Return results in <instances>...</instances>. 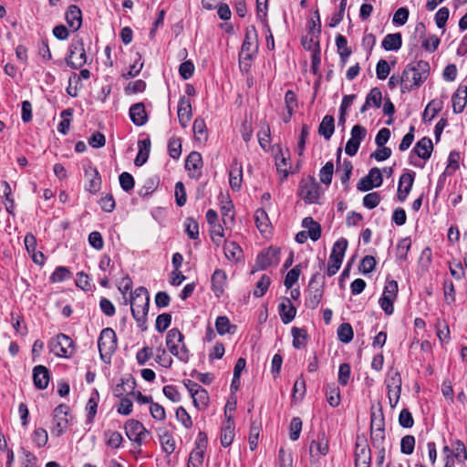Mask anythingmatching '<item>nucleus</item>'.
Here are the masks:
<instances>
[{
  "label": "nucleus",
  "mask_w": 467,
  "mask_h": 467,
  "mask_svg": "<svg viewBox=\"0 0 467 467\" xmlns=\"http://www.w3.org/2000/svg\"><path fill=\"white\" fill-rule=\"evenodd\" d=\"M430 64L424 60H419L407 65L402 72L404 78V88L408 91L420 87L430 75Z\"/></svg>",
  "instance_id": "obj_1"
},
{
  "label": "nucleus",
  "mask_w": 467,
  "mask_h": 467,
  "mask_svg": "<svg viewBox=\"0 0 467 467\" xmlns=\"http://www.w3.org/2000/svg\"><path fill=\"white\" fill-rule=\"evenodd\" d=\"M150 296L146 287L140 286L130 295V308L138 327H142L147 320Z\"/></svg>",
  "instance_id": "obj_2"
},
{
  "label": "nucleus",
  "mask_w": 467,
  "mask_h": 467,
  "mask_svg": "<svg viewBox=\"0 0 467 467\" xmlns=\"http://www.w3.org/2000/svg\"><path fill=\"white\" fill-rule=\"evenodd\" d=\"M258 51V36L254 26L247 27L244 40L239 53V67L241 70L247 71L251 62Z\"/></svg>",
  "instance_id": "obj_3"
},
{
  "label": "nucleus",
  "mask_w": 467,
  "mask_h": 467,
  "mask_svg": "<svg viewBox=\"0 0 467 467\" xmlns=\"http://www.w3.org/2000/svg\"><path fill=\"white\" fill-rule=\"evenodd\" d=\"M166 347L169 352L181 362L187 363L190 359V350L185 342L184 336L178 328H171L166 335Z\"/></svg>",
  "instance_id": "obj_4"
},
{
  "label": "nucleus",
  "mask_w": 467,
  "mask_h": 467,
  "mask_svg": "<svg viewBox=\"0 0 467 467\" xmlns=\"http://www.w3.org/2000/svg\"><path fill=\"white\" fill-rule=\"evenodd\" d=\"M117 347L118 342L115 331L110 327L102 329L98 339L100 358L104 362H109Z\"/></svg>",
  "instance_id": "obj_5"
},
{
  "label": "nucleus",
  "mask_w": 467,
  "mask_h": 467,
  "mask_svg": "<svg viewBox=\"0 0 467 467\" xmlns=\"http://www.w3.org/2000/svg\"><path fill=\"white\" fill-rule=\"evenodd\" d=\"M48 347L50 351L57 357L69 358L76 352V346L74 341L66 334L60 333L57 337H53Z\"/></svg>",
  "instance_id": "obj_6"
},
{
  "label": "nucleus",
  "mask_w": 467,
  "mask_h": 467,
  "mask_svg": "<svg viewBox=\"0 0 467 467\" xmlns=\"http://www.w3.org/2000/svg\"><path fill=\"white\" fill-rule=\"evenodd\" d=\"M66 63L74 69L80 68L87 63V55L81 38L72 39L66 57Z\"/></svg>",
  "instance_id": "obj_7"
},
{
  "label": "nucleus",
  "mask_w": 467,
  "mask_h": 467,
  "mask_svg": "<svg viewBox=\"0 0 467 467\" xmlns=\"http://www.w3.org/2000/svg\"><path fill=\"white\" fill-rule=\"evenodd\" d=\"M273 153L275 156L279 180L281 182H284L289 174L296 172L298 168L293 169L291 164V155L288 148H276V151H273Z\"/></svg>",
  "instance_id": "obj_8"
},
{
  "label": "nucleus",
  "mask_w": 467,
  "mask_h": 467,
  "mask_svg": "<svg viewBox=\"0 0 467 467\" xmlns=\"http://www.w3.org/2000/svg\"><path fill=\"white\" fill-rule=\"evenodd\" d=\"M347 247L348 241L345 238H341L334 244L331 254L328 258L327 267L326 271V275L328 277L335 275L339 270L344 259Z\"/></svg>",
  "instance_id": "obj_9"
},
{
  "label": "nucleus",
  "mask_w": 467,
  "mask_h": 467,
  "mask_svg": "<svg viewBox=\"0 0 467 467\" xmlns=\"http://www.w3.org/2000/svg\"><path fill=\"white\" fill-rule=\"evenodd\" d=\"M318 276V273L312 275L306 291L305 306L309 309H316L323 298L325 282L318 284L317 281Z\"/></svg>",
  "instance_id": "obj_10"
},
{
  "label": "nucleus",
  "mask_w": 467,
  "mask_h": 467,
  "mask_svg": "<svg viewBox=\"0 0 467 467\" xmlns=\"http://www.w3.org/2000/svg\"><path fill=\"white\" fill-rule=\"evenodd\" d=\"M68 411L69 408L66 404H60L54 410L52 433L56 436H60L67 431L68 426V420L67 418Z\"/></svg>",
  "instance_id": "obj_11"
},
{
  "label": "nucleus",
  "mask_w": 467,
  "mask_h": 467,
  "mask_svg": "<svg viewBox=\"0 0 467 467\" xmlns=\"http://www.w3.org/2000/svg\"><path fill=\"white\" fill-rule=\"evenodd\" d=\"M127 437L137 445L140 446L149 431L141 422L136 420H129L125 424Z\"/></svg>",
  "instance_id": "obj_12"
},
{
  "label": "nucleus",
  "mask_w": 467,
  "mask_h": 467,
  "mask_svg": "<svg viewBox=\"0 0 467 467\" xmlns=\"http://www.w3.org/2000/svg\"><path fill=\"white\" fill-rule=\"evenodd\" d=\"M319 185L314 180H302L299 185V196L307 203H317L319 199Z\"/></svg>",
  "instance_id": "obj_13"
},
{
  "label": "nucleus",
  "mask_w": 467,
  "mask_h": 467,
  "mask_svg": "<svg viewBox=\"0 0 467 467\" xmlns=\"http://www.w3.org/2000/svg\"><path fill=\"white\" fill-rule=\"evenodd\" d=\"M84 171L85 177L88 179V182L85 186L86 191L91 194L98 193L101 188V176L99 171L88 161L84 165Z\"/></svg>",
  "instance_id": "obj_14"
},
{
  "label": "nucleus",
  "mask_w": 467,
  "mask_h": 467,
  "mask_svg": "<svg viewBox=\"0 0 467 467\" xmlns=\"http://www.w3.org/2000/svg\"><path fill=\"white\" fill-rule=\"evenodd\" d=\"M461 153L456 150H452L448 157V164L443 173L440 176L437 183L436 191L439 192L442 189L445 177L447 175H452L459 168L461 161Z\"/></svg>",
  "instance_id": "obj_15"
},
{
  "label": "nucleus",
  "mask_w": 467,
  "mask_h": 467,
  "mask_svg": "<svg viewBox=\"0 0 467 467\" xmlns=\"http://www.w3.org/2000/svg\"><path fill=\"white\" fill-rule=\"evenodd\" d=\"M202 158L197 151H192L185 160V169L191 178H199L202 174Z\"/></svg>",
  "instance_id": "obj_16"
},
{
  "label": "nucleus",
  "mask_w": 467,
  "mask_h": 467,
  "mask_svg": "<svg viewBox=\"0 0 467 467\" xmlns=\"http://www.w3.org/2000/svg\"><path fill=\"white\" fill-rule=\"evenodd\" d=\"M433 148H413L409 155L411 165L423 168L425 161L431 156Z\"/></svg>",
  "instance_id": "obj_17"
},
{
  "label": "nucleus",
  "mask_w": 467,
  "mask_h": 467,
  "mask_svg": "<svg viewBox=\"0 0 467 467\" xmlns=\"http://www.w3.org/2000/svg\"><path fill=\"white\" fill-rule=\"evenodd\" d=\"M277 254L278 250L273 247H270L266 251L259 254L255 261L257 267L264 270L272 265L277 264Z\"/></svg>",
  "instance_id": "obj_18"
},
{
  "label": "nucleus",
  "mask_w": 467,
  "mask_h": 467,
  "mask_svg": "<svg viewBox=\"0 0 467 467\" xmlns=\"http://www.w3.org/2000/svg\"><path fill=\"white\" fill-rule=\"evenodd\" d=\"M65 18L68 26L72 31H77L82 25V13L80 8L76 5L68 6L65 14Z\"/></svg>",
  "instance_id": "obj_19"
},
{
  "label": "nucleus",
  "mask_w": 467,
  "mask_h": 467,
  "mask_svg": "<svg viewBox=\"0 0 467 467\" xmlns=\"http://www.w3.org/2000/svg\"><path fill=\"white\" fill-rule=\"evenodd\" d=\"M223 252L226 259L234 264L241 262L244 258L243 249L234 241L223 242Z\"/></svg>",
  "instance_id": "obj_20"
},
{
  "label": "nucleus",
  "mask_w": 467,
  "mask_h": 467,
  "mask_svg": "<svg viewBox=\"0 0 467 467\" xmlns=\"http://www.w3.org/2000/svg\"><path fill=\"white\" fill-rule=\"evenodd\" d=\"M414 182V174L413 173H403L399 180L398 186V199L400 202H404L408 197Z\"/></svg>",
  "instance_id": "obj_21"
},
{
  "label": "nucleus",
  "mask_w": 467,
  "mask_h": 467,
  "mask_svg": "<svg viewBox=\"0 0 467 467\" xmlns=\"http://www.w3.org/2000/svg\"><path fill=\"white\" fill-rule=\"evenodd\" d=\"M371 461L370 449L366 444L357 443L355 450V466L369 467Z\"/></svg>",
  "instance_id": "obj_22"
},
{
  "label": "nucleus",
  "mask_w": 467,
  "mask_h": 467,
  "mask_svg": "<svg viewBox=\"0 0 467 467\" xmlns=\"http://www.w3.org/2000/svg\"><path fill=\"white\" fill-rule=\"evenodd\" d=\"M178 119L182 127H186L192 118V105L189 99L182 97L178 103Z\"/></svg>",
  "instance_id": "obj_23"
},
{
  "label": "nucleus",
  "mask_w": 467,
  "mask_h": 467,
  "mask_svg": "<svg viewBox=\"0 0 467 467\" xmlns=\"http://www.w3.org/2000/svg\"><path fill=\"white\" fill-rule=\"evenodd\" d=\"M33 381L36 389H47L49 382L48 369L43 365L36 366L33 369Z\"/></svg>",
  "instance_id": "obj_24"
},
{
  "label": "nucleus",
  "mask_w": 467,
  "mask_h": 467,
  "mask_svg": "<svg viewBox=\"0 0 467 467\" xmlns=\"http://www.w3.org/2000/svg\"><path fill=\"white\" fill-rule=\"evenodd\" d=\"M467 103V86H460L451 97L452 110L458 114L463 111Z\"/></svg>",
  "instance_id": "obj_25"
},
{
  "label": "nucleus",
  "mask_w": 467,
  "mask_h": 467,
  "mask_svg": "<svg viewBox=\"0 0 467 467\" xmlns=\"http://www.w3.org/2000/svg\"><path fill=\"white\" fill-rule=\"evenodd\" d=\"M280 318L284 324L290 323L296 315V308L293 306L290 299L285 297L278 306Z\"/></svg>",
  "instance_id": "obj_26"
},
{
  "label": "nucleus",
  "mask_w": 467,
  "mask_h": 467,
  "mask_svg": "<svg viewBox=\"0 0 467 467\" xmlns=\"http://www.w3.org/2000/svg\"><path fill=\"white\" fill-rule=\"evenodd\" d=\"M243 182L242 164L234 161L231 165L229 172V183L234 191H239Z\"/></svg>",
  "instance_id": "obj_27"
},
{
  "label": "nucleus",
  "mask_w": 467,
  "mask_h": 467,
  "mask_svg": "<svg viewBox=\"0 0 467 467\" xmlns=\"http://www.w3.org/2000/svg\"><path fill=\"white\" fill-rule=\"evenodd\" d=\"M234 438V421L232 417H228L221 430V444L223 447L230 446Z\"/></svg>",
  "instance_id": "obj_28"
},
{
  "label": "nucleus",
  "mask_w": 467,
  "mask_h": 467,
  "mask_svg": "<svg viewBox=\"0 0 467 467\" xmlns=\"http://www.w3.org/2000/svg\"><path fill=\"white\" fill-rule=\"evenodd\" d=\"M309 451L311 456L326 455L328 452V441L325 433H320L317 440L310 443Z\"/></svg>",
  "instance_id": "obj_29"
},
{
  "label": "nucleus",
  "mask_w": 467,
  "mask_h": 467,
  "mask_svg": "<svg viewBox=\"0 0 467 467\" xmlns=\"http://www.w3.org/2000/svg\"><path fill=\"white\" fill-rule=\"evenodd\" d=\"M382 102V93L379 88H373L366 97L365 103L360 108V112L364 113L369 107L380 108Z\"/></svg>",
  "instance_id": "obj_30"
},
{
  "label": "nucleus",
  "mask_w": 467,
  "mask_h": 467,
  "mask_svg": "<svg viewBox=\"0 0 467 467\" xmlns=\"http://www.w3.org/2000/svg\"><path fill=\"white\" fill-rule=\"evenodd\" d=\"M130 117L137 126H141L147 121V113L143 103L133 104L130 109Z\"/></svg>",
  "instance_id": "obj_31"
},
{
  "label": "nucleus",
  "mask_w": 467,
  "mask_h": 467,
  "mask_svg": "<svg viewBox=\"0 0 467 467\" xmlns=\"http://www.w3.org/2000/svg\"><path fill=\"white\" fill-rule=\"evenodd\" d=\"M226 274L222 269H216L212 275V288L215 293L216 296H220L223 292V288L226 283Z\"/></svg>",
  "instance_id": "obj_32"
},
{
  "label": "nucleus",
  "mask_w": 467,
  "mask_h": 467,
  "mask_svg": "<svg viewBox=\"0 0 467 467\" xmlns=\"http://www.w3.org/2000/svg\"><path fill=\"white\" fill-rule=\"evenodd\" d=\"M402 39L400 33L388 34L382 40L381 46L387 51H397L401 47Z\"/></svg>",
  "instance_id": "obj_33"
},
{
  "label": "nucleus",
  "mask_w": 467,
  "mask_h": 467,
  "mask_svg": "<svg viewBox=\"0 0 467 467\" xmlns=\"http://www.w3.org/2000/svg\"><path fill=\"white\" fill-rule=\"evenodd\" d=\"M254 222L258 230L262 234L270 232L271 223L266 212L264 209H257L254 213Z\"/></svg>",
  "instance_id": "obj_34"
},
{
  "label": "nucleus",
  "mask_w": 467,
  "mask_h": 467,
  "mask_svg": "<svg viewBox=\"0 0 467 467\" xmlns=\"http://www.w3.org/2000/svg\"><path fill=\"white\" fill-rule=\"evenodd\" d=\"M136 382L131 377L122 379L121 383L118 384L114 389V393L117 397L123 396L124 394L132 395L134 394Z\"/></svg>",
  "instance_id": "obj_35"
},
{
  "label": "nucleus",
  "mask_w": 467,
  "mask_h": 467,
  "mask_svg": "<svg viewBox=\"0 0 467 467\" xmlns=\"http://www.w3.org/2000/svg\"><path fill=\"white\" fill-rule=\"evenodd\" d=\"M336 45L340 57V63L342 66H345L348 57L351 55V49L348 47L347 38L342 35H337L336 37Z\"/></svg>",
  "instance_id": "obj_36"
},
{
  "label": "nucleus",
  "mask_w": 467,
  "mask_h": 467,
  "mask_svg": "<svg viewBox=\"0 0 467 467\" xmlns=\"http://www.w3.org/2000/svg\"><path fill=\"white\" fill-rule=\"evenodd\" d=\"M215 328L220 335L234 334L236 330V326L232 325L227 317L220 316L215 320Z\"/></svg>",
  "instance_id": "obj_37"
},
{
  "label": "nucleus",
  "mask_w": 467,
  "mask_h": 467,
  "mask_svg": "<svg viewBox=\"0 0 467 467\" xmlns=\"http://www.w3.org/2000/svg\"><path fill=\"white\" fill-rule=\"evenodd\" d=\"M335 130V119L330 115H326L318 128V132L321 136H323L325 139H329Z\"/></svg>",
  "instance_id": "obj_38"
},
{
  "label": "nucleus",
  "mask_w": 467,
  "mask_h": 467,
  "mask_svg": "<svg viewBox=\"0 0 467 467\" xmlns=\"http://www.w3.org/2000/svg\"><path fill=\"white\" fill-rule=\"evenodd\" d=\"M367 135V130L360 126L355 125L351 130V138L348 140L346 146H359Z\"/></svg>",
  "instance_id": "obj_39"
},
{
  "label": "nucleus",
  "mask_w": 467,
  "mask_h": 467,
  "mask_svg": "<svg viewBox=\"0 0 467 467\" xmlns=\"http://www.w3.org/2000/svg\"><path fill=\"white\" fill-rule=\"evenodd\" d=\"M194 138L198 143H202L207 139L206 124L202 119H196L192 126Z\"/></svg>",
  "instance_id": "obj_40"
},
{
  "label": "nucleus",
  "mask_w": 467,
  "mask_h": 467,
  "mask_svg": "<svg viewBox=\"0 0 467 467\" xmlns=\"http://www.w3.org/2000/svg\"><path fill=\"white\" fill-rule=\"evenodd\" d=\"M291 332L293 336V347L297 349L304 348L306 345V331L303 328L294 327Z\"/></svg>",
  "instance_id": "obj_41"
},
{
  "label": "nucleus",
  "mask_w": 467,
  "mask_h": 467,
  "mask_svg": "<svg viewBox=\"0 0 467 467\" xmlns=\"http://www.w3.org/2000/svg\"><path fill=\"white\" fill-rule=\"evenodd\" d=\"M192 398L193 405L198 410H204L208 406L209 394H208L207 390L205 389H203L202 387L199 390H196L195 393H193V396Z\"/></svg>",
  "instance_id": "obj_42"
},
{
  "label": "nucleus",
  "mask_w": 467,
  "mask_h": 467,
  "mask_svg": "<svg viewBox=\"0 0 467 467\" xmlns=\"http://www.w3.org/2000/svg\"><path fill=\"white\" fill-rule=\"evenodd\" d=\"M337 338L342 343H349L354 337V332L349 323H342L337 328Z\"/></svg>",
  "instance_id": "obj_43"
},
{
  "label": "nucleus",
  "mask_w": 467,
  "mask_h": 467,
  "mask_svg": "<svg viewBox=\"0 0 467 467\" xmlns=\"http://www.w3.org/2000/svg\"><path fill=\"white\" fill-rule=\"evenodd\" d=\"M160 441L163 451L167 454H171L175 450V441L172 435L168 431H163L160 434Z\"/></svg>",
  "instance_id": "obj_44"
},
{
  "label": "nucleus",
  "mask_w": 467,
  "mask_h": 467,
  "mask_svg": "<svg viewBox=\"0 0 467 467\" xmlns=\"http://www.w3.org/2000/svg\"><path fill=\"white\" fill-rule=\"evenodd\" d=\"M104 436L108 446L114 449H118L121 446L123 437L119 432L109 430L104 432Z\"/></svg>",
  "instance_id": "obj_45"
},
{
  "label": "nucleus",
  "mask_w": 467,
  "mask_h": 467,
  "mask_svg": "<svg viewBox=\"0 0 467 467\" xmlns=\"http://www.w3.org/2000/svg\"><path fill=\"white\" fill-rule=\"evenodd\" d=\"M326 395L328 404L336 408L340 403V391L335 385H328L326 389Z\"/></svg>",
  "instance_id": "obj_46"
},
{
  "label": "nucleus",
  "mask_w": 467,
  "mask_h": 467,
  "mask_svg": "<svg viewBox=\"0 0 467 467\" xmlns=\"http://www.w3.org/2000/svg\"><path fill=\"white\" fill-rule=\"evenodd\" d=\"M466 452V447L464 443L460 440L451 441V456L453 460L463 462V457Z\"/></svg>",
  "instance_id": "obj_47"
},
{
  "label": "nucleus",
  "mask_w": 467,
  "mask_h": 467,
  "mask_svg": "<svg viewBox=\"0 0 467 467\" xmlns=\"http://www.w3.org/2000/svg\"><path fill=\"white\" fill-rule=\"evenodd\" d=\"M387 389H397L401 388L402 380L400 372L397 369H391L386 378Z\"/></svg>",
  "instance_id": "obj_48"
},
{
  "label": "nucleus",
  "mask_w": 467,
  "mask_h": 467,
  "mask_svg": "<svg viewBox=\"0 0 467 467\" xmlns=\"http://www.w3.org/2000/svg\"><path fill=\"white\" fill-rule=\"evenodd\" d=\"M300 274V265H296L290 271H288L284 281V285L286 287V289H290L293 287V285L297 282Z\"/></svg>",
  "instance_id": "obj_49"
},
{
  "label": "nucleus",
  "mask_w": 467,
  "mask_h": 467,
  "mask_svg": "<svg viewBox=\"0 0 467 467\" xmlns=\"http://www.w3.org/2000/svg\"><path fill=\"white\" fill-rule=\"evenodd\" d=\"M436 334L441 343L448 342L450 339V329L444 320L438 319L436 322Z\"/></svg>",
  "instance_id": "obj_50"
},
{
  "label": "nucleus",
  "mask_w": 467,
  "mask_h": 467,
  "mask_svg": "<svg viewBox=\"0 0 467 467\" xmlns=\"http://www.w3.org/2000/svg\"><path fill=\"white\" fill-rule=\"evenodd\" d=\"M271 284V279L268 275H263L260 278V280L257 282L255 289L254 290V296L255 297H261L263 296L266 291L268 290V287Z\"/></svg>",
  "instance_id": "obj_51"
},
{
  "label": "nucleus",
  "mask_w": 467,
  "mask_h": 467,
  "mask_svg": "<svg viewBox=\"0 0 467 467\" xmlns=\"http://www.w3.org/2000/svg\"><path fill=\"white\" fill-rule=\"evenodd\" d=\"M398 291H399V288H398L397 281L387 279L381 296L389 297V298L396 300L397 296H398Z\"/></svg>",
  "instance_id": "obj_52"
},
{
  "label": "nucleus",
  "mask_w": 467,
  "mask_h": 467,
  "mask_svg": "<svg viewBox=\"0 0 467 467\" xmlns=\"http://www.w3.org/2000/svg\"><path fill=\"white\" fill-rule=\"evenodd\" d=\"M70 277H71V273L68 270V268H67L65 266H58L56 268V270L51 275L50 280L53 283H59V282H63L67 279H69Z\"/></svg>",
  "instance_id": "obj_53"
},
{
  "label": "nucleus",
  "mask_w": 467,
  "mask_h": 467,
  "mask_svg": "<svg viewBox=\"0 0 467 467\" xmlns=\"http://www.w3.org/2000/svg\"><path fill=\"white\" fill-rule=\"evenodd\" d=\"M411 242L409 238L401 239L397 245V257L400 261L407 260V254L410 248Z\"/></svg>",
  "instance_id": "obj_54"
},
{
  "label": "nucleus",
  "mask_w": 467,
  "mask_h": 467,
  "mask_svg": "<svg viewBox=\"0 0 467 467\" xmlns=\"http://www.w3.org/2000/svg\"><path fill=\"white\" fill-rule=\"evenodd\" d=\"M415 447V438L412 435H406L400 441V451L403 454L410 455Z\"/></svg>",
  "instance_id": "obj_55"
},
{
  "label": "nucleus",
  "mask_w": 467,
  "mask_h": 467,
  "mask_svg": "<svg viewBox=\"0 0 467 467\" xmlns=\"http://www.w3.org/2000/svg\"><path fill=\"white\" fill-rule=\"evenodd\" d=\"M171 322V316L168 313L161 314L156 318L155 328L160 333L164 332Z\"/></svg>",
  "instance_id": "obj_56"
},
{
  "label": "nucleus",
  "mask_w": 467,
  "mask_h": 467,
  "mask_svg": "<svg viewBox=\"0 0 467 467\" xmlns=\"http://www.w3.org/2000/svg\"><path fill=\"white\" fill-rule=\"evenodd\" d=\"M334 171V165L331 161H327L320 170L319 178L320 181L325 184H330L332 181V175Z\"/></svg>",
  "instance_id": "obj_57"
},
{
  "label": "nucleus",
  "mask_w": 467,
  "mask_h": 467,
  "mask_svg": "<svg viewBox=\"0 0 467 467\" xmlns=\"http://www.w3.org/2000/svg\"><path fill=\"white\" fill-rule=\"evenodd\" d=\"M185 232L191 239H192V240L198 239L199 238V224H198V223L192 218H187V220L185 222Z\"/></svg>",
  "instance_id": "obj_58"
},
{
  "label": "nucleus",
  "mask_w": 467,
  "mask_h": 467,
  "mask_svg": "<svg viewBox=\"0 0 467 467\" xmlns=\"http://www.w3.org/2000/svg\"><path fill=\"white\" fill-rule=\"evenodd\" d=\"M370 418V430H384V416L381 409L378 412L372 411Z\"/></svg>",
  "instance_id": "obj_59"
},
{
  "label": "nucleus",
  "mask_w": 467,
  "mask_h": 467,
  "mask_svg": "<svg viewBox=\"0 0 467 467\" xmlns=\"http://www.w3.org/2000/svg\"><path fill=\"white\" fill-rule=\"evenodd\" d=\"M302 431V420L298 417H294L290 422V439L292 441L298 440Z\"/></svg>",
  "instance_id": "obj_60"
},
{
  "label": "nucleus",
  "mask_w": 467,
  "mask_h": 467,
  "mask_svg": "<svg viewBox=\"0 0 467 467\" xmlns=\"http://www.w3.org/2000/svg\"><path fill=\"white\" fill-rule=\"evenodd\" d=\"M376 266V260L372 255H366L359 264V270L364 274L371 273Z\"/></svg>",
  "instance_id": "obj_61"
},
{
  "label": "nucleus",
  "mask_w": 467,
  "mask_h": 467,
  "mask_svg": "<svg viewBox=\"0 0 467 467\" xmlns=\"http://www.w3.org/2000/svg\"><path fill=\"white\" fill-rule=\"evenodd\" d=\"M440 45V38L431 35L429 37H424L421 42L422 47L428 52H434Z\"/></svg>",
  "instance_id": "obj_62"
},
{
  "label": "nucleus",
  "mask_w": 467,
  "mask_h": 467,
  "mask_svg": "<svg viewBox=\"0 0 467 467\" xmlns=\"http://www.w3.org/2000/svg\"><path fill=\"white\" fill-rule=\"evenodd\" d=\"M204 452L192 450L188 459L187 467H202Z\"/></svg>",
  "instance_id": "obj_63"
},
{
  "label": "nucleus",
  "mask_w": 467,
  "mask_h": 467,
  "mask_svg": "<svg viewBox=\"0 0 467 467\" xmlns=\"http://www.w3.org/2000/svg\"><path fill=\"white\" fill-rule=\"evenodd\" d=\"M120 187L125 192H130L134 188V179L129 172H122L119 177Z\"/></svg>",
  "instance_id": "obj_64"
}]
</instances>
